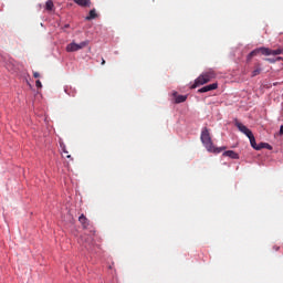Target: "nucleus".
<instances>
[{"label":"nucleus","mask_w":283,"mask_h":283,"mask_svg":"<svg viewBox=\"0 0 283 283\" xmlns=\"http://www.w3.org/2000/svg\"><path fill=\"white\" fill-rule=\"evenodd\" d=\"M200 140L203 147H206L207 151H209L210 154H221V151H224V149H227V147H216L213 145V140L211 139V133H209V128L207 127L202 128Z\"/></svg>","instance_id":"f257e3e1"},{"label":"nucleus","mask_w":283,"mask_h":283,"mask_svg":"<svg viewBox=\"0 0 283 283\" xmlns=\"http://www.w3.org/2000/svg\"><path fill=\"white\" fill-rule=\"evenodd\" d=\"M213 78H216V72L213 70H209L195 80L191 90H196V87H200V85H206V83L213 81Z\"/></svg>","instance_id":"f03ea898"},{"label":"nucleus","mask_w":283,"mask_h":283,"mask_svg":"<svg viewBox=\"0 0 283 283\" xmlns=\"http://www.w3.org/2000/svg\"><path fill=\"white\" fill-rule=\"evenodd\" d=\"M90 45V40H85L80 44L72 42L66 45V52H78V50H83V48H87Z\"/></svg>","instance_id":"7ed1b4c3"},{"label":"nucleus","mask_w":283,"mask_h":283,"mask_svg":"<svg viewBox=\"0 0 283 283\" xmlns=\"http://www.w3.org/2000/svg\"><path fill=\"white\" fill-rule=\"evenodd\" d=\"M261 54L263 56H280V54H283V49L279 48L276 50H273L265 46H261Z\"/></svg>","instance_id":"20e7f679"},{"label":"nucleus","mask_w":283,"mask_h":283,"mask_svg":"<svg viewBox=\"0 0 283 283\" xmlns=\"http://www.w3.org/2000/svg\"><path fill=\"white\" fill-rule=\"evenodd\" d=\"M235 127H238L239 132L244 134L248 138L253 135V132H251V129H249L247 126H244L240 122H235Z\"/></svg>","instance_id":"39448f33"},{"label":"nucleus","mask_w":283,"mask_h":283,"mask_svg":"<svg viewBox=\"0 0 283 283\" xmlns=\"http://www.w3.org/2000/svg\"><path fill=\"white\" fill-rule=\"evenodd\" d=\"M212 90H218V83H213L207 86H203L198 90L199 94H205L207 92H212Z\"/></svg>","instance_id":"423d86ee"},{"label":"nucleus","mask_w":283,"mask_h":283,"mask_svg":"<svg viewBox=\"0 0 283 283\" xmlns=\"http://www.w3.org/2000/svg\"><path fill=\"white\" fill-rule=\"evenodd\" d=\"M172 96L175 98V103L177 104L185 103V101H187V95H178V92H174Z\"/></svg>","instance_id":"0eeeda50"},{"label":"nucleus","mask_w":283,"mask_h":283,"mask_svg":"<svg viewBox=\"0 0 283 283\" xmlns=\"http://www.w3.org/2000/svg\"><path fill=\"white\" fill-rule=\"evenodd\" d=\"M64 92L65 94H67V96H72V97L76 96V87L74 86L66 85L64 87Z\"/></svg>","instance_id":"6e6552de"},{"label":"nucleus","mask_w":283,"mask_h":283,"mask_svg":"<svg viewBox=\"0 0 283 283\" xmlns=\"http://www.w3.org/2000/svg\"><path fill=\"white\" fill-rule=\"evenodd\" d=\"M223 156L228 157V158H232V160H238L240 158V155H238V153L233 151V150H227L223 153Z\"/></svg>","instance_id":"1a4fd4ad"},{"label":"nucleus","mask_w":283,"mask_h":283,"mask_svg":"<svg viewBox=\"0 0 283 283\" xmlns=\"http://www.w3.org/2000/svg\"><path fill=\"white\" fill-rule=\"evenodd\" d=\"M78 222H81L83 229H87V227H90V220L87 219V217H85V214L80 216Z\"/></svg>","instance_id":"9d476101"},{"label":"nucleus","mask_w":283,"mask_h":283,"mask_svg":"<svg viewBox=\"0 0 283 283\" xmlns=\"http://www.w3.org/2000/svg\"><path fill=\"white\" fill-rule=\"evenodd\" d=\"M74 3L81 6V8H90V6H92L91 0H74Z\"/></svg>","instance_id":"9b49d317"},{"label":"nucleus","mask_w":283,"mask_h":283,"mask_svg":"<svg viewBox=\"0 0 283 283\" xmlns=\"http://www.w3.org/2000/svg\"><path fill=\"white\" fill-rule=\"evenodd\" d=\"M258 54H262L261 48L254 49L252 52H250L247 56V61H251V59H253V56H258Z\"/></svg>","instance_id":"f8f14e48"},{"label":"nucleus","mask_w":283,"mask_h":283,"mask_svg":"<svg viewBox=\"0 0 283 283\" xmlns=\"http://www.w3.org/2000/svg\"><path fill=\"white\" fill-rule=\"evenodd\" d=\"M248 138H249V140H250L251 147H252L253 149H255L256 151H260L261 147H260V144L258 145V144L255 143V136H253V134H252V136H250V137H248Z\"/></svg>","instance_id":"ddd939ff"},{"label":"nucleus","mask_w":283,"mask_h":283,"mask_svg":"<svg viewBox=\"0 0 283 283\" xmlns=\"http://www.w3.org/2000/svg\"><path fill=\"white\" fill-rule=\"evenodd\" d=\"M262 74V65L260 63L255 64V69L252 71V78Z\"/></svg>","instance_id":"4468645a"},{"label":"nucleus","mask_w":283,"mask_h":283,"mask_svg":"<svg viewBox=\"0 0 283 283\" xmlns=\"http://www.w3.org/2000/svg\"><path fill=\"white\" fill-rule=\"evenodd\" d=\"M98 14L96 13V9H92L86 17V21H92L93 19H96Z\"/></svg>","instance_id":"2eb2a0df"},{"label":"nucleus","mask_w":283,"mask_h":283,"mask_svg":"<svg viewBox=\"0 0 283 283\" xmlns=\"http://www.w3.org/2000/svg\"><path fill=\"white\" fill-rule=\"evenodd\" d=\"M45 10H48L49 12H52V10H54V2L52 0L46 1Z\"/></svg>","instance_id":"dca6fc26"},{"label":"nucleus","mask_w":283,"mask_h":283,"mask_svg":"<svg viewBox=\"0 0 283 283\" xmlns=\"http://www.w3.org/2000/svg\"><path fill=\"white\" fill-rule=\"evenodd\" d=\"M261 149H273V146H271L270 144L266 143H261L260 144Z\"/></svg>","instance_id":"f3484780"},{"label":"nucleus","mask_w":283,"mask_h":283,"mask_svg":"<svg viewBox=\"0 0 283 283\" xmlns=\"http://www.w3.org/2000/svg\"><path fill=\"white\" fill-rule=\"evenodd\" d=\"M264 61H266L268 63H277V60L273 57H265Z\"/></svg>","instance_id":"a211bd4d"},{"label":"nucleus","mask_w":283,"mask_h":283,"mask_svg":"<svg viewBox=\"0 0 283 283\" xmlns=\"http://www.w3.org/2000/svg\"><path fill=\"white\" fill-rule=\"evenodd\" d=\"M35 87H39V88L43 87V84H41V80L35 81Z\"/></svg>","instance_id":"6ab92c4d"},{"label":"nucleus","mask_w":283,"mask_h":283,"mask_svg":"<svg viewBox=\"0 0 283 283\" xmlns=\"http://www.w3.org/2000/svg\"><path fill=\"white\" fill-rule=\"evenodd\" d=\"M61 148H62V151L64 154H69L67 148L65 147V145L61 144Z\"/></svg>","instance_id":"aec40b11"},{"label":"nucleus","mask_w":283,"mask_h":283,"mask_svg":"<svg viewBox=\"0 0 283 283\" xmlns=\"http://www.w3.org/2000/svg\"><path fill=\"white\" fill-rule=\"evenodd\" d=\"M41 74L39 72H33V77L34 78H40Z\"/></svg>","instance_id":"412c9836"},{"label":"nucleus","mask_w":283,"mask_h":283,"mask_svg":"<svg viewBox=\"0 0 283 283\" xmlns=\"http://www.w3.org/2000/svg\"><path fill=\"white\" fill-rule=\"evenodd\" d=\"M280 136H283V125L280 127Z\"/></svg>","instance_id":"4be33fe9"},{"label":"nucleus","mask_w":283,"mask_h":283,"mask_svg":"<svg viewBox=\"0 0 283 283\" xmlns=\"http://www.w3.org/2000/svg\"><path fill=\"white\" fill-rule=\"evenodd\" d=\"M283 59H282V56H277L276 59H275V61H282Z\"/></svg>","instance_id":"5701e85b"},{"label":"nucleus","mask_w":283,"mask_h":283,"mask_svg":"<svg viewBox=\"0 0 283 283\" xmlns=\"http://www.w3.org/2000/svg\"><path fill=\"white\" fill-rule=\"evenodd\" d=\"M102 65H105V59H102Z\"/></svg>","instance_id":"b1692460"},{"label":"nucleus","mask_w":283,"mask_h":283,"mask_svg":"<svg viewBox=\"0 0 283 283\" xmlns=\"http://www.w3.org/2000/svg\"><path fill=\"white\" fill-rule=\"evenodd\" d=\"M275 251H280V247H274Z\"/></svg>","instance_id":"393cba45"},{"label":"nucleus","mask_w":283,"mask_h":283,"mask_svg":"<svg viewBox=\"0 0 283 283\" xmlns=\"http://www.w3.org/2000/svg\"><path fill=\"white\" fill-rule=\"evenodd\" d=\"M66 158H72V155H66Z\"/></svg>","instance_id":"a878e982"},{"label":"nucleus","mask_w":283,"mask_h":283,"mask_svg":"<svg viewBox=\"0 0 283 283\" xmlns=\"http://www.w3.org/2000/svg\"><path fill=\"white\" fill-rule=\"evenodd\" d=\"M84 247H85V249H90V245H87V244H85Z\"/></svg>","instance_id":"bb28decb"}]
</instances>
